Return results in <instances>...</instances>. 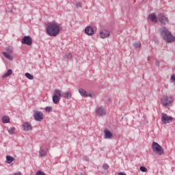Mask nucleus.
<instances>
[{"label":"nucleus","mask_w":175,"mask_h":175,"mask_svg":"<svg viewBox=\"0 0 175 175\" xmlns=\"http://www.w3.org/2000/svg\"><path fill=\"white\" fill-rule=\"evenodd\" d=\"M61 25L57 23H51L48 25L46 32L49 36L55 37L59 33Z\"/></svg>","instance_id":"f257e3e1"},{"label":"nucleus","mask_w":175,"mask_h":175,"mask_svg":"<svg viewBox=\"0 0 175 175\" xmlns=\"http://www.w3.org/2000/svg\"><path fill=\"white\" fill-rule=\"evenodd\" d=\"M159 32L161 33V38H163V39L165 40L167 43H172V42H175V37L173 36V34H172V32L167 29V28L163 27L159 29Z\"/></svg>","instance_id":"f03ea898"},{"label":"nucleus","mask_w":175,"mask_h":175,"mask_svg":"<svg viewBox=\"0 0 175 175\" xmlns=\"http://www.w3.org/2000/svg\"><path fill=\"white\" fill-rule=\"evenodd\" d=\"M152 148L153 152H155V154H158V155H162L165 154V150H163V148L159 145V144L153 142L152 144Z\"/></svg>","instance_id":"7ed1b4c3"},{"label":"nucleus","mask_w":175,"mask_h":175,"mask_svg":"<svg viewBox=\"0 0 175 175\" xmlns=\"http://www.w3.org/2000/svg\"><path fill=\"white\" fill-rule=\"evenodd\" d=\"M62 96V92L60 90L56 89L54 91V94L53 96V102L55 105H58L59 103V99Z\"/></svg>","instance_id":"20e7f679"},{"label":"nucleus","mask_w":175,"mask_h":175,"mask_svg":"<svg viewBox=\"0 0 175 175\" xmlns=\"http://www.w3.org/2000/svg\"><path fill=\"white\" fill-rule=\"evenodd\" d=\"M161 100L164 107H167L173 103V98H172V96H165L162 98Z\"/></svg>","instance_id":"39448f33"},{"label":"nucleus","mask_w":175,"mask_h":175,"mask_svg":"<svg viewBox=\"0 0 175 175\" xmlns=\"http://www.w3.org/2000/svg\"><path fill=\"white\" fill-rule=\"evenodd\" d=\"M172 121H174L173 117L167 116L166 113H161V122L163 124H170Z\"/></svg>","instance_id":"423d86ee"},{"label":"nucleus","mask_w":175,"mask_h":175,"mask_svg":"<svg viewBox=\"0 0 175 175\" xmlns=\"http://www.w3.org/2000/svg\"><path fill=\"white\" fill-rule=\"evenodd\" d=\"M158 20L161 24L163 25H165V24H167L169 23V19L167 17H166V15L163 13H160L158 15Z\"/></svg>","instance_id":"0eeeda50"},{"label":"nucleus","mask_w":175,"mask_h":175,"mask_svg":"<svg viewBox=\"0 0 175 175\" xmlns=\"http://www.w3.org/2000/svg\"><path fill=\"white\" fill-rule=\"evenodd\" d=\"M79 92L83 98H88V96L90 98H95V94H94V93H88L83 88L79 89Z\"/></svg>","instance_id":"6e6552de"},{"label":"nucleus","mask_w":175,"mask_h":175,"mask_svg":"<svg viewBox=\"0 0 175 175\" xmlns=\"http://www.w3.org/2000/svg\"><path fill=\"white\" fill-rule=\"evenodd\" d=\"M22 44L32 46V37L31 36H25L21 41Z\"/></svg>","instance_id":"1a4fd4ad"},{"label":"nucleus","mask_w":175,"mask_h":175,"mask_svg":"<svg viewBox=\"0 0 175 175\" xmlns=\"http://www.w3.org/2000/svg\"><path fill=\"white\" fill-rule=\"evenodd\" d=\"M44 117V115H43V113L36 111L33 113V118L36 121H38V122H40L43 120Z\"/></svg>","instance_id":"9d476101"},{"label":"nucleus","mask_w":175,"mask_h":175,"mask_svg":"<svg viewBox=\"0 0 175 175\" xmlns=\"http://www.w3.org/2000/svg\"><path fill=\"white\" fill-rule=\"evenodd\" d=\"M107 111L103 107H100L96 109V116H100V117H103V116H106Z\"/></svg>","instance_id":"9b49d317"},{"label":"nucleus","mask_w":175,"mask_h":175,"mask_svg":"<svg viewBox=\"0 0 175 175\" xmlns=\"http://www.w3.org/2000/svg\"><path fill=\"white\" fill-rule=\"evenodd\" d=\"M99 35L101 39H106V38L110 36V31H109V30L103 29L100 31Z\"/></svg>","instance_id":"f8f14e48"},{"label":"nucleus","mask_w":175,"mask_h":175,"mask_svg":"<svg viewBox=\"0 0 175 175\" xmlns=\"http://www.w3.org/2000/svg\"><path fill=\"white\" fill-rule=\"evenodd\" d=\"M85 33L86 35H88L89 36H91V35H94V28L91 26H88L85 29Z\"/></svg>","instance_id":"ddd939ff"},{"label":"nucleus","mask_w":175,"mask_h":175,"mask_svg":"<svg viewBox=\"0 0 175 175\" xmlns=\"http://www.w3.org/2000/svg\"><path fill=\"white\" fill-rule=\"evenodd\" d=\"M104 136L105 139H113V133L107 129L104 131Z\"/></svg>","instance_id":"4468645a"},{"label":"nucleus","mask_w":175,"mask_h":175,"mask_svg":"<svg viewBox=\"0 0 175 175\" xmlns=\"http://www.w3.org/2000/svg\"><path fill=\"white\" fill-rule=\"evenodd\" d=\"M23 126L25 131H31V129H32V125L28 122H25Z\"/></svg>","instance_id":"2eb2a0df"},{"label":"nucleus","mask_w":175,"mask_h":175,"mask_svg":"<svg viewBox=\"0 0 175 175\" xmlns=\"http://www.w3.org/2000/svg\"><path fill=\"white\" fill-rule=\"evenodd\" d=\"M13 73V70L12 69H9L3 76V79H6V77H9V76L12 75Z\"/></svg>","instance_id":"dca6fc26"},{"label":"nucleus","mask_w":175,"mask_h":175,"mask_svg":"<svg viewBox=\"0 0 175 175\" xmlns=\"http://www.w3.org/2000/svg\"><path fill=\"white\" fill-rule=\"evenodd\" d=\"M148 18L151 20L152 23H157L158 21V19H157V16L154 14H150Z\"/></svg>","instance_id":"f3484780"},{"label":"nucleus","mask_w":175,"mask_h":175,"mask_svg":"<svg viewBox=\"0 0 175 175\" xmlns=\"http://www.w3.org/2000/svg\"><path fill=\"white\" fill-rule=\"evenodd\" d=\"M64 98L70 99V98H72V92L70 91L66 92L64 94Z\"/></svg>","instance_id":"a211bd4d"},{"label":"nucleus","mask_w":175,"mask_h":175,"mask_svg":"<svg viewBox=\"0 0 175 175\" xmlns=\"http://www.w3.org/2000/svg\"><path fill=\"white\" fill-rule=\"evenodd\" d=\"M10 122V118H9V116H3L2 117V122H3V124H8Z\"/></svg>","instance_id":"6ab92c4d"},{"label":"nucleus","mask_w":175,"mask_h":175,"mask_svg":"<svg viewBox=\"0 0 175 175\" xmlns=\"http://www.w3.org/2000/svg\"><path fill=\"white\" fill-rule=\"evenodd\" d=\"M3 55H4V57L5 58H7L8 59H9L10 61H13V57L10 56V55H9L8 53L6 52H3Z\"/></svg>","instance_id":"aec40b11"},{"label":"nucleus","mask_w":175,"mask_h":175,"mask_svg":"<svg viewBox=\"0 0 175 175\" xmlns=\"http://www.w3.org/2000/svg\"><path fill=\"white\" fill-rule=\"evenodd\" d=\"M14 161V157L11 156H6V162L7 163H12Z\"/></svg>","instance_id":"412c9836"},{"label":"nucleus","mask_w":175,"mask_h":175,"mask_svg":"<svg viewBox=\"0 0 175 175\" xmlns=\"http://www.w3.org/2000/svg\"><path fill=\"white\" fill-rule=\"evenodd\" d=\"M39 155L41 158H43V157H46L47 155V152L43 150H40L39 151Z\"/></svg>","instance_id":"4be33fe9"},{"label":"nucleus","mask_w":175,"mask_h":175,"mask_svg":"<svg viewBox=\"0 0 175 175\" xmlns=\"http://www.w3.org/2000/svg\"><path fill=\"white\" fill-rule=\"evenodd\" d=\"M133 46L135 47V49H140V48L142 47V43H140V42H134L133 43Z\"/></svg>","instance_id":"5701e85b"},{"label":"nucleus","mask_w":175,"mask_h":175,"mask_svg":"<svg viewBox=\"0 0 175 175\" xmlns=\"http://www.w3.org/2000/svg\"><path fill=\"white\" fill-rule=\"evenodd\" d=\"M16 131V128L14 127H10L8 130V132L10 133V135H14V131Z\"/></svg>","instance_id":"b1692460"},{"label":"nucleus","mask_w":175,"mask_h":175,"mask_svg":"<svg viewBox=\"0 0 175 175\" xmlns=\"http://www.w3.org/2000/svg\"><path fill=\"white\" fill-rule=\"evenodd\" d=\"M25 77L27 79H29V80H33V75H31L29 72H26Z\"/></svg>","instance_id":"393cba45"},{"label":"nucleus","mask_w":175,"mask_h":175,"mask_svg":"<svg viewBox=\"0 0 175 175\" xmlns=\"http://www.w3.org/2000/svg\"><path fill=\"white\" fill-rule=\"evenodd\" d=\"M45 111H46V113H51V111H53V107H46L44 108Z\"/></svg>","instance_id":"a878e982"},{"label":"nucleus","mask_w":175,"mask_h":175,"mask_svg":"<svg viewBox=\"0 0 175 175\" xmlns=\"http://www.w3.org/2000/svg\"><path fill=\"white\" fill-rule=\"evenodd\" d=\"M64 58H65L66 59H70L72 58V54L71 53L66 54L64 56Z\"/></svg>","instance_id":"bb28decb"},{"label":"nucleus","mask_w":175,"mask_h":175,"mask_svg":"<svg viewBox=\"0 0 175 175\" xmlns=\"http://www.w3.org/2000/svg\"><path fill=\"white\" fill-rule=\"evenodd\" d=\"M76 8H77V9H81V8H83L81 2H77Z\"/></svg>","instance_id":"cd10ccee"},{"label":"nucleus","mask_w":175,"mask_h":175,"mask_svg":"<svg viewBox=\"0 0 175 175\" xmlns=\"http://www.w3.org/2000/svg\"><path fill=\"white\" fill-rule=\"evenodd\" d=\"M139 169H140L141 172H147V168L146 167H144V166H141L139 167Z\"/></svg>","instance_id":"c85d7f7f"},{"label":"nucleus","mask_w":175,"mask_h":175,"mask_svg":"<svg viewBox=\"0 0 175 175\" xmlns=\"http://www.w3.org/2000/svg\"><path fill=\"white\" fill-rule=\"evenodd\" d=\"M103 169H105V170H107V169H109V165L108 164H106V163H104L103 165Z\"/></svg>","instance_id":"c756f323"},{"label":"nucleus","mask_w":175,"mask_h":175,"mask_svg":"<svg viewBox=\"0 0 175 175\" xmlns=\"http://www.w3.org/2000/svg\"><path fill=\"white\" fill-rule=\"evenodd\" d=\"M7 51H8V53H12V51H13V50L12 49V48L8 47V48H7Z\"/></svg>","instance_id":"7c9ffc66"},{"label":"nucleus","mask_w":175,"mask_h":175,"mask_svg":"<svg viewBox=\"0 0 175 175\" xmlns=\"http://www.w3.org/2000/svg\"><path fill=\"white\" fill-rule=\"evenodd\" d=\"M171 80H172V81L175 82V75H172V76L171 77Z\"/></svg>","instance_id":"2f4dec72"},{"label":"nucleus","mask_w":175,"mask_h":175,"mask_svg":"<svg viewBox=\"0 0 175 175\" xmlns=\"http://www.w3.org/2000/svg\"><path fill=\"white\" fill-rule=\"evenodd\" d=\"M118 175H126L125 172H119Z\"/></svg>","instance_id":"473e14b6"},{"label":"nucleus","mask_w":175,"mask_h":175,"mask_svg":"<svg viewBox=\"0 0 175 175\" xmlns=\"http://www.w3.org/2000/svg\"><path fill=\"white\" fill-rule=\"evenodd\" d=\"M161 62H159V61H156V65L157 66H159Z\"/></svg>","instance_id":"72a5a7b5"},{"label":"nucleus","mask_w":175,"mask_h":175,"mask_svg":"<svg viewBox=\"0 0 175 175\" xmlns=\"http://www.w3.org/2000/svg\"><path fill=\"white\" fill-rule=\"evenodd\" d=\"M147 60H148V61H150V57H148Z\"/></svg>","instance_id":"f704fd0d"},{"label":"nucleus","mask_w":175,"mask_h":175,"mask_svg":"<svg viewBox=\"0 0 175 175\" xmlns=\"http://www.w3.org/2000/svg\"><path fill=\"white\" fill-rule=\"evenodd\" d=\"M86 161H90V159H86Z\"/></svg>","instance_id":"c9c22d12"},{"label":"nucleus","mask_w":175,"mask_h":175,"mask_svg":"<svg viewBox=\"0 0 175 175\" xmlns=\"http://www.w3.org/2000/svg\"><path fill=\"white\" fill-rule=\"evenodd\" d=\"M80 175H83V174H81Z\"/></svg>","instance_id":"e433bc0d"}]
</instances>
